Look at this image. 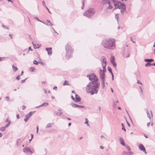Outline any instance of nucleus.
I'll list each match as a JSON object with an SVG mask.
<instances>
[{
	"label": "nucleus",
	"mask_w": 155,
	"mask_h": 155,
	"mask_svg": "<svg viewBox=\"0 0 155 155\" xmlns=\"http://www.w3.org/2000/svg\"><path fill=\"white\" fill-rule=\"evenodd\" d=\"M87 77H89V79L91 82L87 86L86 92L91 95L94 94H97L100 84L99 82H97L98 80L96 76L94 74H92L87 75Z\"/></svg>",
	"instance_id": "nucleus-1"
},
{
	"label": "nucleus",
	"mask_w": 155,
	"mask_h": 155,
	"mask_svg": "<svg viewBox=\"0 0 155 155\" xmlns=\"http://www.w3.org/2000/svg\"><path fill=\"white\" fill-rule=\"evenodd\" d=\"M115 39L111 38L104 40L102 42V45L105 48L109 50H114L115 48Z\"/></svg>",
	"instance_id": "nucleus-2"
},
{
	"label": "nucleus",
	"mask_w": 155,
	"mask_h": 155,
	"mask_svg": "<svg viewBox=\"0 0 155 155\" xmlns=\"http://www.w3.org/2000/svg\"><path fill=\"white\" fill-rule=\"evenodd\" d=\"M102 59L101 63L102 65L103 68V70L101 69H100L99 71V75L100 77L102 80H105V74L104 72L106 71V58L105 57L102 56L101 57Z\"/></svg>",
	"instance_id": "nucleus-3"
},
{
	"label": "nucleus",
	"mask_w": 155,
	"mask_h": 155,
	"mask_svg": "<svg viewBox=\"0 0 155 155\" xmlns=\"http://www.w3.org/2000/svg\"><path fill=\"white\" fill-rule=\"evenodd\" d=\"M95 13V10L93 8H90L84 13L83 15L84 16L90 18L93 16Z\"/></svg>",
	"instance_id": "nucleus-4"
},
{
	"label": "nucleus",
	"mask_w": 155,
	"mask_h": 155,
	"mask_svg": "<svg viewBox=\"0 0 155 155\" xmlns=\"http://www.w3.org/2000/svg\"><path fill=\"white\" fill-rule=\"evenodd\" d=\"M66 51V54L65 58L67 59H68L71 56V54L73 51L71 48V47L68 44H67L65 47Z\"/></svg>",
	"instance_id": "nucleus-5"
},
{
	"label": "nucleus",
	"mask_w": 155,
	"mask_h": 155,
	"mask_svg": "<svg viewBox=\"0 0 155 155\" xmlns=\"http://www.w3.org/2000/svg\"><path fill=\"white\" fill-rule=\"evenodd\" d=\"M119 8L120 9V12L122 13H123L124 12H127L125 5L124 3H121V4L120 5Z\"/></svg>",
	"instance_id": "nucleus-6"
},
{
	"label": "nucleus",
	"mask_w": 155,
	"mask_h": 155,
	"mask_svg": "<svg viewBox=\"0 0 155 155\" xmlns=\"http://www.w3.org/2000/svg\"><path fill=\"white\" fill-rule=\"evenodd\" d=\"M113 2L116 8H119L120 5L121 4V2L117 1L116 0H113Z\"/></svg>",
	"instance_id": "nucleus-7"
},
{
	"label": "nucleus",
	"mask_w": 155,
	"mask_h": 155,
	"mask_svg": "<svg viewBox=\"0 0 155 155\" xmlns=\"http://www.w3.org/2000/svg\"><path fill=\"white\" fill-rule=\"evenodd\" d=\"M23 151L26 153H33V152L31 151L28 147H26L23 149Z\"/></svg>",
	"instance_id": "nucleus-8"
},
{
	"label": "nucleus",
	"mask_w": 155,
	"mask_h": 155,
	"mask_svg": "<svg viewBox=\"0 0 155 155\" xmlns=\"http://www.w3.org/2000/svg\"><path fill=\"white\" fill-rule=\"evenodd\" d=\"M139 148L140 150L143 151L145 153H147L145 148L143 144H140L139 145Z\"/></svg>",
	"instance_id": "nucleus-9"
},
{
	"label": "nucleus",
	"mask_w": 155,
	"mask_h": 155,
	"mask_svg": "<svg viewBox=\"0 0 155 155\" xmlns=\"http://www.w3.org/2000/svg\"><path fill=\"white\" fill-rule=\"evenodd\" d=\"M45 50L47 51L48 55H51L52 53V48H46Z\"/></svg>",
	"instance_id": "nucleus-10"
},
{
	"label": "nucleus",
	"mask_w": 155,
	"mask_h": 155,
	"mask_svg": "<svg viewBox=\"0 0 155 155\" xmlns=\"http://www.w3.org/2000/svg\"><path fill=\"white\" fill-rule=\"evenodd\" d=\"M111 62L112 64L114 67L115 68L116 66V64L114 61V57L112 56L110 58Z\"/></svg>",
	"instance_id": "nucleus-11"
},
{
	"label": "nucleus",
	"mask_w": 155,
	"mask_h": 155,
	"mask_svg": "<svg viewBox=\"0 0 155 155\" xmlns=\"http://www.w3.org/2000/svg\"><path fill=\"white\" fill-rule=\"evenodd\" d=\"M75 97L74 101L76 102L80 101L81 100V98L77 94H75Z\"/></svg>",
	"instance_id": "nucleus-12"
},
{
	"label": "nucleus",
	"mask_w": 155,
	"mask_h": 155,
	"mask_svg": "<svg viewBox=\"0 0 155 155\" xmlns=\"http://www.w3.org/2000/svg\"><path fill=\"white\" fill-rule=\"evenodd\" d=\"M119 140L120 142V143L121 144L124 146H125V144L124 142V140L121 137H119Z\"/></svg>",
	"instance_id": "nucleus-13"
},
{
	"label": "nucleus",
	"mask_w": 155,
	"mask_h": 155,
	"mask_svg": "<svg viewBox=\"0 0 155 155\" xmlns=\"http://www.w3.org/2000/svg\"><path fill=\"white\" fill-rule=\"evenodd\" d=\"M8 122V123L6 124L5 125V127H8L10 124L11 123V121L9 120L8 118H7L5 121V123H6Z\"/></svg>",
	"instance_id": "nucleus-14"
},
{
	"label": "nucleus",
	"mask_w": 155,
	"mask_h": 155,
	"mask_svg": "<svg viewBox=\"0 0 155 155\" xmlns=\"http://www.w3.org/2000/svg\"><path fill=\"white\" fill-rule=\"evenodd\" d=\"M42 23L47 25H50L51 26H52L53 25L51 23V21L48 20L46 21V23H44L43 22H42Z\"/></svg>",
	"instance_id": "nucleus-15"
},
{
	"label": "nucleus",
	"mask_w": 155,
	"mask_h": 155,
	"mask_svg": "<svg viewBox=\"0 0 155 155\" xmlns=\"http://www.w3.org/2000/svg\"><path fill=\"white\" fill-rule=\"evenodd\" d=\"M31 115H30L29 114H26L25 116V118L24 119V121L25 122H27L28 120L31 117Z\"/></svg>",
	"instance_id": "nucleus-16"
},
{
	"label": "nucleus",
	"mask_w": 155,
	"mask_h": 155,
	"mask_svg": "<svg viewBox=\"0 0 155 155\" xmlns=\"http://www.w3.org/2000/svg\"><path fill=\"white\" fill-rule=\"evenodd\" d=\"M48 105V103H46V102H45V103H43L41 105H39V106L36 107V108H39V107H41L43 106H46Z\"/></svg>",
	"instance_id": "nucleus-17"
},
{
	"label": "nucleus",
	"mask_w": 155,
	"mask_h": 155,
	"mask_svg": "<svg viewBox=\"0 0 155 155\" xmlns=\"http://www.w3.org/2000/svg\"><path fill=\"white\" fill-rule=\"evenodd\" d=\"M144 61L145 62H152L153 61H154V60L153 59H144Z\"/></svg>",
	"instance_id": "nucleus-18"
},
{
	"label": "nucleus",
	"mask_w": 155,
	"mask_h": 155,
	"mask_svg": "<svg viewBox=\"0 0 155 155\" xmlns=\"http://www.w3.org/2000/svg\"><path fill=\"white\" fill-rule=\"evenodd\" d=\"M32 43H33V45L34 48L35 49V48L38 49L40 47L41 45L38 44L37 45H36L35 44H33V42H32Z\"/></svg>",
	"instance_id": "nucleus-19"
},
{
	"label": "nucleus",
	"mask_w": 155,
	"mask_h": 155,
	"mask_svg": "<svg viewBox=\"0 0 155 155\" xmlns=\"http://www.w3.org/2000/svg\"><path fill=\"white\" fill-rule=\"evenodd\" d=\"M12 67L13 69V70L15 72L17 71L18 70V68L17 67L14 65H13L12 66Z\"/></svg>",
	"instance_id": "nucleus-20"
},
{
	"label": "nucleus",
	"mask_w": 155,
	"mask_h": 155,
	"mask_svg": "<svg viewBox=\"0 0 155 155\" xmlns=\"http://www.w3.org/2000/svg\"><path fill=\"white\" fill-rule=\"evenodd\" d=\"M101 84L102 88L104 89L105 87V80H102Z\"/></svg>",
	"instance_id": "nucleus-21"
},
{
	"label": "nucleus",
	"mask_w": 155,
	"mask_h": 155,
	"mask_svg": "<svg viewBox=\"0 0 155 155\" xmlns=\"http://www.w3.org/2000/svg\"><path fill=\"white\" fill-rule=\"evenodd\" d=\"M53 124V123H50L47 124L46 127V128H49L52 126Z\"/></svg>",
	"instance_id": "nucleus-22"
},
{
	"label": "nucleus",
	"mask_w": 155,
	"mask_h": 155,
	"mask_svg": "<svg viewBox=\"0 0 155 155\" xmlns=\"http://www.w3.org/2000/svg\"><path fill=\"white\" fill-rule=\"evenodd\" d=\"M54 113L55 115L60 116L61 115L62 112L59 113L57 111H54Z\"/></svg>",
	"instance_id": "nucleus-23"
},
{
	"label": "nucleus",
	"mask_w": 155,
	"mask_h": 155,
	"mask_svg": "<svg viewBox=\"0 0 155 155\" xmlns=\"http://www.w3.org/2000/svg\"><path fill=\"white\" fill-rule=\"evenodd\" d=\"M35 70V68L34 67H31L29 69V70L31 72H33Z\"/></svg>",
	"instance_id": "nucleus-24"
},
{
	"label": "nucleus",
	"mask_w": 155,
	"mask_h": 155,
	"mask_svg": "<svg viewBox=\"0 0 155 155\" xmlns=\"http://www.w3.org/2000/svg\"><path fill=\"white\" fill-rule=\"evenodd\" d=\"M151 66H152V64L149 62H147V63L145 64V66L146 67H149Z\"/></svg>",
	"instance_id": "nucleus-25"
},
{
	"label": "nucleus",
	"mask_w": 155,
	"mask_h": 155,
	"mask_svg": "<svg viewBox=\"0 0 155 155\" xmlns=\"http://www.w3.org/2000/svg\"><path fill=\"white\" fill-rule=\"evenodd\" d=\"M107 69H108L110 73L111 74H113V72L112 71L110 67L108 66L107 68Z\"/></svg>",
	"instance_id": "nucleus-26"
},
{
	"label": "nucleus",
	"mask_w": 155,
	"mask_h": 155,
	"mask_svg": "<svg viewBox=\"0 0 155 155\" xmlns=\"http://www.w3.org/2000/svg\"><path fill=\"white\" fill-rule=\"evenodd\" d=\"M68 81H65L64 83L63 84V85L64 86V85H69L70 84H68Z\"/></svg>",
	"instance_id": "nucleus-27"
},
{
	"label": "nucleus",
	"mask_w": 155,
	"mask_h": 155,
	"mask_svg": "<svg viewBox=\"0 0 155 155\" xmlns=\"http://www.w3.org/2000/svg\"><path fill=\"white\" fill-rule=\"evenodd\" d=\"M71 105L74 108H77V104L74 103H71Z\"/></svg>",
	"instance_id": "nucleus-28"
},
{
	"label": "nucleus",
	"mask_w": 155,
	"mask_h": 155,
	"mask_svg": "<svg viewBox=\"0 0 155 155\" xmlns=\"http://www.w3.org/2000/svg\"><path fill=\"white\" fill-rule=\"evenodd\" d=\"M122 155H129L128 152L126 151H123L122 153Z\"/></svg>",
	"instance_id": "nucleus-29"
},
{
	"label": "nucleus",
	"mask_w": 155,
	"mask_h": 155,
	"mask_svg": "<svg viewBox=\"0 0 155 155\" xmlns=\"http://www.w3.org/2000/svg\"><path fill=\"white\" fill-rule=\"evenodd\" d=\"M121 125H122V129L124 130L125 131H126V130L125 128V127H124V124H123V123H122L121 124Z\"/></svg>",
	"instance_id": "nucleus-30"
},
{
	"label": "nucleus",
	"mask_w": 155,
	"mask_h": 155,
	"mask_svg": "<svg viewBox=\"0 0 155 155\" xmlns=\"http://www.w3.org/2000/svg\"><path fill=\"white\" fill-rule=\"evenodd\" d=\"M34 18L35 19V20H37L38 21H40V22H43L42 21H41L37 17V16H35L34 17Z\"/></svg>",
	"instance_id": "nucleus-31"
},
{
	"label": "nucleus",
	"mask_w": 155,
	"mask_h": 155,
	"mask_svg": "<svg viewBox=\"0 0 155 155\" xmlns=\"http://www.w3.org/2000/svg\"><path fill=\"white\" fill-rule=\"evenodd\" d=\"M85 0H83L82 2V6H81V8L82 9H83L84 8Z\"/></svg>",
	"instance_id": "nucleus-32"
},
{
	"label": "nucleus",
	"mask_w": 155,
	"mask_h": 155,
	"mask_svg": "<svg viewBox=\"0 0 155 155\" xmlns=\"http://www.w3.org/2000/svg\"><path fill=\"white\" fill-rule=\"evenodd\" d=\"M2 27L3 28H4L5 29H9V27L8 26H5V25H2Z\"/></svg>",
	"instance_id": "nucleus-33"
},
{
	"label": "nucleus",
	"mask_w": 155,
	"mask_h": 155,
	"mask_svg": "<svg viewBox=\"0 0 155 155\" xmlns=\"http://www.w3.org/2000/svg\"><path fill=\"white\" fill-rule=\"evenodd\" d=\"M85 120L86 121L85 122V124H86L88 126H90L88 122L87 119V118H86L85 119Z\"/></svg>",
	"instance_id": "nucleus-34"
},
{
	"label": "nucleus",
	"mask_w": 155,
	"mask_h": 155,
	"mask_svg": "<svg viewBox=\"0 0 155 155\" xmlns=\"http://www.w3.org/2000/svg\"><path fill=\"white\" fill-rule=\"evenodd\" d=\"M84 106L83 105H79L77 104V107L78 108H84Z\"/></svg>",
	"instance_id": "nucleus-35"
},
{
	"label": "nucleus",
	"mask_w": 155,
	"mask_h": 155,
	"mask_svg": "<svg viewBox=\"0 0 155 155\" xmlns=\"http://www.w3.org/2000/svg\"><path fill=\"white\" fill-rule=\"evenodd\" d=\"M125 146L126 148L128 151H130V148L129 146L128 145H125Z\"/></svg>",
	"instance_id": "nucleus-36"
},
{
	"label": "nucleus",
	"mask_w": 155,
	"mask_h": 155,
	"mask_svg": "<svg viewBox=\"0 0 155 155\" xmlns=\"http://www.w3.org/2000/svg\"><path fill=\"white\" fill-rule=\"evenodd\" d=\"M5 128L6 127H2L0 128V130L2 131H4L5 130Z\"/></svg>",
	"instance_id": "nucleus-37"
},
{
	"label": "nucleus",
	"mask_w": 155,
	"mask_h": 155,
	"mask_svg": "<svg viewBox=\"0 0 155 155\" xmlns=\"http://www.w3.org/2000/svg\"><path fill=\"white\" fill-rule=\"evenodd\" d=\"M147 116L150 119L151 117H150V114L149 113L148 111H147Z\"/></svg>",
	"instance_id": "nucleus-38"
},
{
	"label": "nucleus",
	"mask_w": 155,
	"mask_h": 155,
	"mask_svg": "<svg viewBox=\"0 0 155 155\" xmlns=\"http://www.w3.org/2000/svg\"><path fill=\"white\" fill-rule=\"evenodd\" d=\"M115 17L116 20H117V21H118V14H116L115 15Z\"/></svg>",
	"instance_id": "nucleus-39"
},
{
	"label": "nucleus",
	"mask_w": 155,
	"mask_h": 155,
	"mask_svg": "<svg viewBox=\"0 0 155 155\" xmlns=\"http://www.w3.org/2000/svg\"><path fill=\"white\" fill-rule=\"evenodd\" d=\"M21 142V140H20V139H18V140L17 142V145H18V146H19V144Z\"/></svg>",
	"instance_id": "nucleus-40"
},
{
	"label": "nucleus",
	"mask_w": 155,
	"mask_h": 155,
	"mask_svg": "<svg viewBox=\"0 0 155 155\" xmlns=\"http://www.w3.org/2000/svg\"><path fill=\"white\" fill-rule=\"evenodd\" d=\"M42 4L44 7H45V8L46 7H47V6L45 5V3L44 1H42Z\"/></svg>",
	"instance_id": "nucleus-41"
},
{
	"label": "nucleus",
	"mask_w": 155,
	"mask_h": 155,
	"mask_svg": "<svg viewBox=\"0 0 155 155\" xmlns=\"http://www.w3.org/2000/svg\"><path fill=\"white\" fill-rule=\"evenodd\" d=\"M113 8L112 6H111L110 5L109 6L107 7V8L110 9H111Z\"/></svg>",
	"instance_id": "nucleus-42"
},
{
	"label": "nucleus",
	"mask_w": 155,
	"mask_h": 155,
	"mask_svg": "<svg viewBox=\"0 0 155 155\" xmlns=\"http://www.w3.org/2000/svg\"><path fill=\"white\" fill-rule=\"evenodd\" d=\"M33 63L34 64H38V62L36 60H34L33 61Z\"/></svg>",
	"instance_id": "nucleus-43"
},
{
	"label": "nucleus",
	"mask_w": 155,
	"mask_h": 155,
	"mask_svg": "<svg viewBox=\"0 0 155 155\" xmlns=\"http://www.w3.org/2000/svg\"><path fill=\"white\" fill-rule=\"evenodd\" d=\"M139 88H140V90L141 93L142 94L143 93V90H142V86L141 85V86H139Z\"/></svg>",
	"instance_id": "nucleus-44"
},
{
	"label": "nucleus",
	"mask_w": 155,
	"mask_h": 155,
	"mask_svg": "<svg viewBox=\"0 0 155 155\" xmlns=\"http://www.w3.org/2000/svg\"><path fill=\"white\" fill-rule=\"evenodd\" d=\"M129 154V155H131L133 154L134 153L132 152V151H129V153H128Z\"/></svg>",
	"instance_id": "nucleus-45"
},
{
	"label": "nucleus",
	"mask_w": 155,
	"mask_h": 155,
	"mask_svg": "<svg viewBox=\"0 0 155 155\" xmlns=\"http://www.w3.org/2000/svg\"><path fill=\"white\" fill-rule=\"evenodd\" d=\"M27 79V78H26L25 79H24V80H22L21 81V83H24V82H25V81Z\"/></svg>",
	"instance_id": "nucleus-46"
},
{
	"label": "nucleus",
	"mask_w": 155,
	"mask_h": 155,
	"mask_svg": "<svg viewBox=\"0 0 155 155\" xmlns=\"http://www.w3.org/2000/svg\"><path fill=\"white\" fill-rule=\"evenodd\" d=\"M137 83H138V84H141V86H142V83L141 82H140V81L139 80H137Z\"/></svg>",
	"instance_id": "nucleus-47"
},
{
	"label": "nucleus",
	"mask_w": 155,
	"mask_h": 155,
	"mask_svg": "<svg viewBox=\"0 0 155 155\" xmlns=\"http://www.w3.org/2000/svg\"><path fill=\"white\" fill-rule=\"evenodd\" d=\"M6 98L7 99V101H9V97H8V96H7L6 97Z\"/></svg>",
	"instance_id": "nucleus-48"
},
{
	"label": "nucleus",
	"mask_w": 155,
	"mask_h": 155,
	"mask_svg": "<svg viewBox=\"0 0 155 155\" xmlns=\"http://www.w3.org/2000/svg\"><path fill=\"white\" fill-rule=\"evenodd\" d=\"M20 76L18 75V77H17L16 78V79L18 80H19L20 79V78H19V77H20Z\"/></svg>",
	"instance_id": "nucleus-49"
},
{
	"label": "nucleus",
	"mask_w": 155,
	"mask_h": 155,
	"mask_svg": "<svg viewBox=\"0 0 155 155\" xmlns=\"http://www.w3.org/2000/svg\"><path fill=\"white\" fill-rule=\"evenodd\" d=\"M45 8H46V9L48 10V12H49V13H50L51 14V12H50V11H49V9L48 8L46 7H45Z\"/></svg>",
	"instance_id": "nucleus-50"
},
{
	"label": "nucleus",
	"mask_w": 155,
	"mask_h": 155,
	"mask_svg": "<svg viewBox=\"0 0 155 155\" xmlns=\"http://www.w3.org/2000/svg\"><path fill=\"white\" fill-rule=\"evenodd\" d=\"M5 58L4 57H3V58H2V57H0V61H2V60H3V59L4 58Z\"/></svg>",
	"instance_id": "nucleus-51"
},
{
	"label": "nucleus",
	"mask_w": 155,
	"mask_h": 155,
	"mask_svg": "<svg viewBox=\"0 0 155 155\" xmlns=\"http://www.w3.org/2000/svg\"><path fill=\"white\" fill-rule=\"evenodd\" d=\"M26 108V107L25 106L23 105L22 106V109L23 110H24Z\"/></svg>",
	"instance_id": "nucleus-52"
},
{
	"label": "nucleus",
	"mask_w": 155,
	"mask_h": 155,
	"mask_svg": "<svg viewBox=\"0 0 155 155\" xmlns=\"http://www.w3.org/2000/svg\"><path fill=\"white\" fill-rule=\"evenodd\" d=\"M28 50H30L31 51H32L33 50L31 48V47H29L28 48Z\"/></svg>",
	"instance_id": "nucleus-53"
},
{
	"label": "nucleus",
	"mask_w": 155,
	"mask_h": 155,
	"mask_svg": "<svg viewBox=\"0 0 155 155\" xmlns=\"http://www.w3.org/2000/svg\"><path fill=\"white\" fill-rule=\"evenodd\" d=\"M57 88V86H54L53 88V89H54V90H56Z\"/></svg>",
	"instance_id": "nucleus-54"
},
{
	"label": "nucleus",
	"mask_w": 155,
	"mask_h": 155,
	"mask_svg": "<svg viewBox=\"0 0 155 155\" xmlns=\"http://www.w3.org/2000/svg\"><path fill=\"white\" fill-rule=\"evenodd\" d=\"M32 114H33V112H29V113L28 114H29L30 115H31V116L32 115Z\"/></svg>",
	"instance_id": "nucleus-55"
},
{
	"label": "nucleus",
	"mask_w": 155,
	"mask_h": 155,
	"mask_svg": "<svg viewBox=\"0 0 155 155\" xmlns=\"http://www.w3.org/2000/svg\"><path fill=\"white\" fill-rule=\"evenodd\" d=\"M113 107H116V104H115L114 102L113 103Z\"/></svg>",
	"instance_id": "nucleus-56"
},
{
	"label": "nucleus",
	"mask_w": 155,
	"mask_h": 155,
	"mask_svg": "<svg viewBox=\"0 0 155 155\" xmlns=\"http://www.w3.org/2000/svg\"><path fill=\"white\" fill-rule=\"evenodd\" d=\"M31 139H32L33 138L34 136L32 134H31Z\"/></svg>",
	"instance_id": "nucleus-57"
},
{
	"label": "nucleus",
	"mask_w": 155,
	"mask_h": 155,
	"mask_svg": "<svg viewBox=\"0 0 155 155\" xmlns=\"http://www.w3.org/2000/svg\"><path fill=\"white\" fill-rule=\"evenodd\" d=\"M17 117L18 119L20 118L19 114H18L17 115Z\"/></svg>",
	"instance_id": "nucleus-58"
},
{
	"label": "nucleus",
	"mask_w": 155,
	"mask_h": 155,
	"mask_svg": "<svg viewBox=\"0 0 155 155\" xmlns=\"http://www.w3.org/2000/svg\"><path fill=\"white\" fill-rule=\"evenodd\" d=\"M71 97L72 99L73 100H74H74H75V98H74V97H73V96H71Z\"/></svg>",
	"instance_id": "nucleus-59"
},
{
	"label": "nucleus",
	"mask_w": 155,
	"mask_h": 155,
	"mask_svg": "<svg viewBox=\"0 0 155 155\" xmlns=\"http://www.w3.org/2000/svg\"><path fill=\"white\" fill-rule=\"evenodd\" d=\"M124 56L125 58H127L130 56V54H128L127 55V56H125L124 55Z\"/></svg>",
	"instance_id": "nucleus-60"
},
{
	"label": "nucleus",
	"mask_w": 155,
	"mask_h": 155,
	"mask_svg": "<svg viewBox=\"0 0 155 155\" xmlns=\"http://www.w3.org/2000/svg\"><path fill=\"white\" fill-rule=\"evenodd\" d=\"M52 28L53 29V30H54V32L55 33H57L56 31H55V30H54V28L53 27H52Z\"/></svg>",
	"instance_id": "nucleus-61"
},
{
	"label": "nucleus",
	"mask_w": 155,
	"mask_h": 155,
	"mask_svg": "<svg viewBox=\"0 0 155 155\" xmlns=\"http://www.w3.org/2000/svg\"><path fill=\"white\" fill-rule=\"evenodd\" d=\"M111 75H112V79L113 80H114V75L113 74H111Z\"/></svg>",
	"instance_id": "nucleus-62"
},
{
	"label": "nucleus",
	"mask_w": 155,
	"mask_h": 155,
	"mask_svg": "<svg viewBox=\"0 0 155 155\" xmlns=\"http://www.w3.org/2000/svg\"><path fill=\"white\" fill-rule=\"evenodd\" d=\"M150 125V122H149L148 123H147V126H149Z\"/></svg>",
	"instance_id": "nucleus-63"
},
{
	"label": "nucleus",
	"mask_w": 155,
	"mask_h": 155,
	"mask_svg": "<svg viewBox=\"0 0 155 155\" xmlns=\"http://www.w3.org/2000/svg\"><path fill=\"white\" fill-rule=\"evenodd\" d=\"M152 66H155V63H152Z\"/></svg>",
	"instance_id": "nucleus-64"
}]
</instances>
